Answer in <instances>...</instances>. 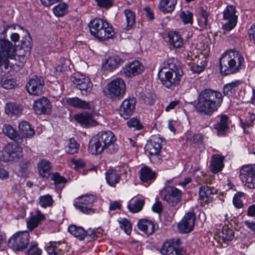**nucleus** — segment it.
<instances>
[{"label":"nucleus","mask_w":255,"mask_h":255,"mask_svg":"<svg viewBox=\"0 0 255 255\" xmlns=\"http://www.w3.org/2000/svg\"><path fill=\"white\" fill-rule=\"evenodd\" d=\"M222 102L223 96L220 92L207 89L199 93L194 107L200 114L211 116L218 110Z\"/></svg>","instance_id":"f257e3e1"},{"label":"nucleus","mask_w":255,"mask_h":255,"mask_svg":"<svg viewBox=\"0 0 255 255\" xmlns=\"http://www.w3.org/2000/svg\"><path fill=\"white\" fill-rule=\"evenodd\" d=\"M116 137L111 131H103L93 137L90 141L88 150L92 154H99L104 150L110 154L116 153L119 149L115 143Z\"/></svg>","instance_id":"f03ea898"},{"label":"nucleus","mask_w":255,"mask_h":255,"mask_svg":"<svg viewBox=\"0 0 255 255\" xmlns=\"http://www.w3.org/2000/svg\"><path fill=\"white\" fill-rule=\"evenodd\" d=\"M163 68H168L164 77L161 78L162 84L167 88H173L179 84L183 72L180 63L174 58H169L163 62Z\"/></svg>","instance_id":"7ed1b4c3"},{"label":"nucleus","mask_w":255,"mask_h":255,"mask_svg":"<svg viewBox=\"0 0 255 255\" xmlns=\"http://www.w3.org/2000/svg\"><path fill=\"white\" fill-rule=\"evenodd\" d=\"M244 62V58L239 51L230 50L220 58L221 73L225 75L235 73L239 71Z\"/></svg>","instance_id":"20e7f679"},{"label":"nucleus","mask_w":255,"mask_h":255,"mask_svg":"<svg viewBox=\"0 0 255 255\" xmlns=\"http://www.w3.org/2000/svg\"><path fill=\"white\" fill-rule=\"evenodd\" d=\"M15 46L8 40L0 39V67L4 66L5 69L9 65V59L15 57Z\"/></svg>","instance_id":"39448f33"},{"label":"nucleus","mask_w":255,"mask_h":255,"mask_svg":"<svg viewBox=\"0 0 255 255\" xmlns=\"http://www.w3.org/2000/svg\"><path fill=\"white\" fill-rule=\"evenodd\" d=\"M181 244L179 238L167 240L163 242L160 252L162 255H185Z\"/></svg>","instance_id":"423d86ee"},{"label":"nucleus","mask_w":255,"mask_h":255,"mask_svg":"<svg viewBox=\"0 0 255 255\" xmlns=\"http://www.w3.org/2000/svg\"><path fill=\"white\" fill-rule=\"evenodd\" d=\"M29 237L28 232H18L9 239L8 245L14 251H22L27 247L29 243Z\"/></svg>","instance_id":"0eeeda50"},{"label":"nucleus","mask_w":255,"mask_h":255,"mask_svg":"<svg viewBox=\"0 0 255 255\" xmlns=\"http://www.w3.org/2000/svg\"><path fill=\"white\" fill-rule=\"evenodd\" d=\"M108 95L112 99L122 97L126 91V84L124 81L121 78L112 80L107 85Z\"/></svg>","instance_id":"6e6552de"},{"label":"nucleus","mask_w":255,"mask_h":255,"mask_svg":"<svg viewBox=\"0 0 255 255\" xmlns=\"http://www.w3.org/2000/svg\"><path fill=\"white\" fill-rule=\"evenodd\" d=\"M240 177L247 187L255 189V165L243 166L240 171Z\"/></svg>","instance_id":"1a4fd4ad"},{"label":"nucleus","mask_w":255,"mask_h":255,"mask_svg":"<svg viewBox=\"0 0 255 255\" xmlns=\"http://www.w3.org/2000/svg\"><path fill=\"white\" fill-rule=\"evenodd\" d=\"M44 81L41 77L34 76L26 84L27 92L32 95L39 96L42 94Z\"/></svg>","instance_id":"9d476101"},{"label":"nucleus","mask_w":255,"mask_h":255,"mask_svg":"<svg viewBox=\"0 0 255 255\" xmlns=\"http://www.w3.org/2000/svg\"><path fill=\"white\" fill-rule=\"evenodd\" d=\"M163 199L171 206H176L181 200V192L174 186H167L162 190Z\"/></svg>","instance_id":"9b49d317"},{"label":"nucleus","mask_w":255,"mask_h":255,"mask_svg":"<svg viewBox=\"0 0 255 255\" xmlns=\"http://www.w3.org/2000/svg\"><path fill=\"white\" fill-rule=\"evenodd\" d=\"M236 9L235 6L231 5H228L223 12L224 19L228 20V22L223 25V28L226 31H230L236 25L238 16L236 15Z\"/></svg>","instance_id":"f8f14e48"},{"label":"nucleus","mask_w":255,"mask_h":255,"mask_svg":"<svg viewBox=\"0 0 255 255\" xmlns=\"http://www.w3.org/2000/svg\"><path fill=\"white\" fill-rule=\"evenodd\" d=\"M195 219V215L194 212H189L186 213L178 224L177 227L179 232L184 234L191 232L193 230Z\"/></svg>","instance_id":"ddd939ff"},{"label":"nucleus","mask_w":255,"mask_h":255,"mask_svg":"<svg viewBox=\"0 0 255 255\" xmlns=\"http://www.w3.org/2000/svg\"><path fill=\"white\" fill-rule=\"evenodd\" d=\"M18 142H12L6 144L3 149V156L7 161L15 160L22 156V148Z\"/></svg>","instance_id":"4468645a"},{"label":"nucleus","mask_w":255,"mask_h":255,"mask_svg":"<svg viewBox=\"0 0 255 255\" xmlns=\"http://www.w3.org/2000/svg\"><path fill=\"white\" fill-rule=\"evenodd\" d=\"M71 80L82 94H83V92L86 93H90L92 89L93 84L90 80L85 75L78 73L76 74L71 78Z\"/></svg>","instance_id":"2eb2a0df"},{"label":"nucleus","mask_w":255,"mask_h":255,"mask_svg":"<svg viewBox=\"0 0 255 255\" xmlns=\"http://www.w3.org/2000/svg\"><path fill=\"white\" fill-rule=\"evenodd\" d=\"M136 102V99L134 98L125 99L119 108L120 116L125 119H129L134 112Z\"/></svg>","instance_id":"dca6fc26"},{"label":"nucleus","mask_w":255,"mask_h":255,"mask_svg":"<svg viewBox=\"0 0 255 255\" xmlns=\"http://www.w3.org/2000/svg\"><path fill=\"white\" fill-rule=\"evenodd\" d=\"M45 220V215L39 210L34 209L30 212V217L26 220L27 227L29 231H32L37 228Z\"/></svg>","instance_id":"f3484780"},{"label":"nucleus","mask_w":255,"mask_h":255,"mask_svg":"<svg viewBox=\"0 0 255 255\" xmlns=\"http://www.w3.org/2000/svg\"><path fill=\"white\" fill-rule=\"evenodd\" d=\"M51 109L50 101L45 97L35 100L33 104V109L37 115L49 114Z\"/></svg>","instance_id":"a211bd4d"},{"label":"nucleus","mask_w":255,"mask_h":255,"mask_svg":"<svg viewBox=\"0 0 255 255\" xmlns=\"http://www.w3.org/2000/svg\"><path fill=\"white\" fill-rule=\"evenodd\" d=\"M143 70V67L138 61H134L125 65L123 73L126 77H131L140 74Z\"/></svg>","instance_id":"6ab92c4d"},{"label":"nucleus","mask_w":255,"mask_h":255,"mask_svg":"<svg viewBox=\"0 0 255 255\" xmlns=\"http://www.w3.org/2000/svg\"><path fill=\"white\" fill-rule=\"evenodd\" d=\"M30 37L28 36L25 37V40H22L20 49L19 50V55L17 56L16 59L21 60L22 63H24L28 56H29L31 49V43L30 42Z\"/></svg>","instance_id":"aec40b11"},{"label":"nucleus","mask_w":255,"mask_h":255,"mask_svg":"<svg viewBox=\"0 0 255 255\" xmlns=\"http://www.w3.org/2000/svg\"><path fill=\"white\" fill-rule=\"evenodd\" d=\"M108 21L101 18H96L92 20L89 24L90 32L92 35L98 38L100 35L101 31H103L107 25Z\"/></svg>","instance_id":"412c9836"},{"label":"nucleus","mask_w":255,"mask_h":255,"mask_svg":"<svg viewBox=\"0 0 255 255\" xmlns=\"http://www.w3.org/2000/svg\"><path fill=\"white\" fill-rule=\"evenodd\" d=\"M213 189L208 186H202L199 188V200L201 206L212 201Z\"/></svg>","instance_id":"4be33fe9"},{"label":"nucleus","mask_w":255,"mask_h":255,"mask_svg":"<svg viewBox=\"0 0 255 255\" xmlns=\"http://www.w3.org/2000/svg\"><path fill=\"white\" fill-rule=\"evenodd\" d=\"M74 119L77 122L85 127L94 126L97 124L96 121L93 119L92 115L87 112L75 115Z\"/></svg>","instance_id":"5701e85b"},{"label":"nucleus","mask_w":255,"mask_h":255,"mask_svg":"<svg viewBox=\"0 0 255 255\" xmlns=\"http://www.w3.org/2000/svg\"><path fill=\"white\" fill-rule=\"evenodd\" d=\"M224 157L219 154H215L212 156L210 163V169L214 173L221 171L224 166Z\"/></svg>","instance_id":"b1692460"},{"label":"nucleus","mask_w":255,"mask_h":255,"mask_svg":"<svg viewBox=\"0 0 255 255\" xmlns=\"http://www.w3.org/2000/svg\"><path fill=\"white\" fill-rule=\"evenodd\" d=\"M123 60L118 56L109 57L104 65V68L109 71H113L123 63Z\"/></svg>","instance_id":"393cba45"},{"label":"nucleus","mask_w":255,"mask_h":255,"mask_svg":"<svg viewBox=\"0 0 255 255\" xmlns=\"http://www.w3.org/2000/svg\"><path fill=\"white\" fill-rule=\"evenodd\" d=\"M138 229L147 235L153 233L155 230V225L153 223L146 219L140 220L137 224Z\"/></svg>","instance_id":"a878e982"},{"label":"nucleus","mask_w":255,"mask_h":255,"mask_svg":"<svg viewBox=\"0 0 255 255\" xmlns=\"http://www.w3.org/2000/svg\"><path fill=\"white\" fill-rule=\"evenodd\" d=\"M66 102L69 105L76 108L90 109L91 105L89 102L82 100L77 97L67 98Z\"/></svg>","instance_id":"bb28decb"},{"label":"nucleus","mask_w":255,"mask_h":255,"mask_svg":"<svg viewBox=\"0 0 255 255\" xmlns=\"http://www.w3.org/2000/svg\"><path fill=\"white\" fill-rule=\"evenodd\" d=\"M51 165L46 160H41L38 164V170L39 175L43 178H49L51 173Z\"/></svg>","instance_id":"cd10ccee"},{"label":"nucleus","mask_w":255,"mask_h":255,"mask_svg":"<svg viewBox=\"0 0 255 255\" xmlns=\"http://www.w3.org/2000/svg\"><path fill=\"white\" fill-rule=\"evenodd\" d=\"M228 117L226 115H221L220 122L215 125V128L217 130L218 135H223L226 134L228 128Z\"/></svg>","instance_id":"c85d7f7f"},{"label":"nucleus","mask_w":255,"mask_h":255,"mask_svg":"<svg viewBox=\"0 0 255 255\" xmlns=\"http://www.w3.org/2000/svg\"><path fill=\"white\" fill-rule=\"evenodd\" d=\"M106 177L107 183L110 185L114 186L119 182L121 176L118 171L110 168L106 172Z\"/></svg>","instance_id":"c756f323"},{"label":"nucleus","mask_w":255,"mask_h":255,"mask_svg":"<svg viewBox=\"0 0 255 255\" xmlns=\"http://www.w3.org/2000/svg\"><path fill=\"white\" fill-rule=\"evenodd\" d=\"M177 0H160L158 7L164 13L171 12L175 8Z\"/></svg>","instance_id":"7c9ffc66"},{"label":"nucleus","mask_w":255,"mask_h":255,"mask_svg":"<svg viewBox=\"0 0 255 255\" xmlns=\"http://www.w3.org/2000/svg\"><path fill=\"white\" fill-rule=\"evenodd\" d=\"M124 13L126 20V25L125 29L126 30H130L133 29L135 25V13L129 9H126Z\"/></svg>","instance_id":"2f4dec72"},{"label":"nucleus","mask_w":255,"mask_h":255,"mask_svg":"<svg viewBox=\"0 0 255 255\" xmlns=\"http://www.w3.org/2000/svg\"><path fill=\"white\" fill-rule=\"evenodd\" d=\"M155 176V173L149 168L144 167L140 170V178L142 182L150 183L154 180Z\"/></svg>","instance_id":"473e14b6"},{"label":"nucleus","mask_w":255,"mask_h":255,"mask_svg":"<svg viewBox=\"0 0 255 255\" xmlns=\"http://www.w3.org/2000/svg\"><path fill=\"white\" fill-rule=\"evenodd\" d=\"M68 230L69 232L71 235L81 241L84 239L85 237L87 235V233L89 234V232H86L85 231L82 227L77 226L75 225H70Z\"/></svg>","instance_id":"72a5a7b5"},{"label":"nucleus","mask_w":255,"mask_h":255,"mask_svg":"<svg viewBox=\"0 0 255 255\" xmlns=\"http://www.w3.org/2000/svg\"><path fill=\"white\" fill-rule=\"evenodd\" d=\"M79 201L74 204L75 207H84L83 206L91 205L96 200V198L91 195H85L78 197Z\"/></svg>","instance_id":"f704fd0d"},{"label":"nucleus","mask_w":255,"mask_h":255,"mask_svg":"<svg viewBox=\"0 0 255 255\" xmlns=\"http://www.w3.org/2000/svg\"><path fill=\"white\" fill-rule=\"evenodd\" d=\"M169 42L171 45L178 48L181 47L183 40L180 34L175 31H171L168 33Z\"/></svg>","instance_id":"c9c22d12"},{"label":"nucleus","mask_w":255,"mask_h":255,"mask_svg":"<svg viewBox=\"0 0 255 255\" xmlns=\"http://www.w3.org/2000/svg\"><path fill=\"white\" fill-rule=\"evenodd\" d=\"M2 131L5 135L16 142H20L21 140L17 131L9 125H4Z\"/></svg>","instance_id":"e433bc0d"},{"label":"nucleus","mask_w":255,"mask_h":255,"mask_svg":"<svg viewBox=\"0 0 255 255\" xmlns=\"http://www.w3.org/2000/svg\"><path fill=\"white\" fill-rule=\"evenodd\" d=\"M103 31H101L100 35L97 38L98 39L101 41H105L109 39L113 38L115 36V32L112 26H110L109 22L107 23V25Z\"/></svg>","instance_id":"4c0bfd02"},{"label":"nucleus","mask_w":255,"mask_h":255,"mask_svg":"<svg viewBox=\"0 0 255 255\" xmlns=\"http://www.w3.org/2000/svg\"><path fill=\"white\" fill-rule=\"evenodd\" d=\"M161 148V145L158 141H152L148 142L145 147V151L148 152L149 155L158 154Z\"/></svg>","instance_id":"58836bf2"},{"label":"nucleus","mask_w":255,"mask_h":255,"mask_svg":"<svg viewBox=\"0 0 255 255\" xmlns=\"http://www.w3.org/2000/svg\"><path fill=\"white\" fill-rule=\"evenodd\" d=\"M19 129L20 133L26 137H31L34 134L35 131L31 128L28 123L22 121L19 123Z\"/></svg>","instance_id":"ea45409f"},{"label":"nucleus","mask_w":255,"mask_h":255,"mask_svg":"<svg viewBox=\"0 0 255 255\" xmlns=\"http://www.w3.org/2000/svg\"><path fill=\"white\" fill-rule=\"evenodd\" d=\"M219 237L225 243L231 241L234 238V232L232 229L225 226L223 228L222 232L220 233Z\"/></svg>","instance_id":"a19ab883"},{"label":"nucleus","mask_w":255,"mask_h":255,"mask_svg":"<svg viewBox=\"0 0 255 255\" xmlns=\"http://www.w3.org/2000/svg\"><path fill=\"white\" fill-rule=\"evenodd\" d=\"M5 111L8 115L16 116L21 113L22 108L20 106L15 104L9 103L6 105Z\"/></svg>","instance_id":"79ce46f5"},{"label":"nucleus","mask_w":255,"mask_h":255,"mask_svg":"<svg viewBox=\"0 0 255 255\" xmlns=\"http://www.w3.org/2000/svg\"><path fill=\"white\" fill-rule=\"evenodd\" d=\"M79 147L80 144L77 141L73 138H70L65 148L68 154H73L78 152Z\"/></svg>","instance_id":"37998d69"},{"label":"nucleus","mask_w":255,"mask_h":255,"mask_svg":"<svg viewBox=\"0 0 255 255\" xmlns=\"http://www.w3.org/2000/svg\"><path fill=\"white\" fill-rule=\"evenodd\" d=\"M247 199L243 193H237L233 198V203L236 207H243L246 206Z\"/></svg>","instance_id":"c03bdc74"},{"label":"nucleus","mask_w":255,"mask_h":255,"mask_svg":"<svg viewBox=\"0 0 255 255\" xmlns=\"http://www.w3.org/2000/svg\"><path fill=\"white\" fill-rule=\"evenodd\" d=\"M241 84L240 81L237 80L235 82L225 85L223 88L224 93L225 95L230 96L235 92L239 85Z\"/></svg>","instance_id":"a18cd8bd"},{"label":"nucleus","mask_w":255,"mask_h":255,"mask_svg":"<svg viewBox=\"0 0 255 255\" xmlns=\"http://www.w3.org/2000/svg\"><path fill=\"white\" fill-rule=\"evenodd\" d=\"M70 62L68 60H65L64 63L53 68V73L55 76L59 75L61 73L67 71L69 70Z\"/></svg>","instance_id":"49530a36"},{"label":"nucleus","mask_w":255,"mask_h":255,"mask_svg":"<svg viewBox=\"0 0 255 255\" xmlns=\"http://www.w3.org/2000/svg\"><path fill=\"white\" fill-rule=\"evenodd\" d=\"M67 8L68 5L67 4L65 3H60L53 8V11L55 15L57 16H62L67 13Z\"/></svg>","instance_id":"de8ad7c7"},{"label":"nucleus","mask_w":255,"mask_h":255,"mask_svg":"<svg viewBox=\"0 0 255 255\" xmlns=\"http://www.w3.org/2000/svg\"><path fill=\"white\" fill-rule=\"evenodd\" d=\"M120 228L127 234L129 235L131 231V224L126 218L118 220Z\"/></svg>","instance_id":"09e8293b"},{"label":"nucleus","mask_w":255,"mask_h":255,"mask_svg":"<svg viewBox=\"0 0 255 255\" xmlns=\"http://www.w3.org/2000/svg\"><path fill=\"white\" fill-rule=\"evenodd\" d=\"M53 202L52 197L49 195L41 196L39 198V204L42 207L51 206Z\"/></svg>","instance_id":"8fccbe9b"},{"label":"nucleus","mask_w":255,"mask_h":255,"mask_svg":"<svg viewBox=\"0 0 255 255\" xmlns=\"http://www.w3.org/2000/svg\"><path fill=\"white\" fill-rule=\"evenodd\" d=\"M15 82L12 79L3 78L1 80V85L3 88L6 89H11L14 87Z\"/></svg>","instance_id":"3c124183"},{"label":"nucleus","mask_w":255,"mask_h":255,"mask_svg":"<svg viewBox=\"0 0 255 255\" xmlns=\"http://www.w3.org/2000/svg\"><path fill=\"white\" fill-rule=\"evenodd\" d=\"M26 254L27 255H41V251L37 247L36 244L31 243Z\"/></svg>","instance_id":"603ef678"},{"label":"nucleus","mask_w":255,"mask_h":255,"mask_svg":"<svg viewBox=\"0 0 255 255\" xmlns=\"http://www.w3.org/2000/svg\"><path fill=\"white\" fill-rule=\"evenodd\" d=\"M127 125L129 128H134L136 129H140L142 128V126L140 123L139 121L135 118L130 119L127 122Z\"/></svg>","instance_id":"864d4df0"},{"label":"nucleus","mask_w":255,"mask_h":255,"mask_svg":"<svg viewBox=\"0 0 255 255\" xmlns=\"http://www.w3.org/2000/svg\"><path fill=\"white\" fill-rule=\"evenodd\" d=\"M49 177L54 181L55 184H59L66 182L65 178L60 176L58 173H52Z\"/></svg>","instance_id":"5fc2aeb1"},{"label":"nucleus","mask_w":255,"mask_h":255,"mask_svg":"<svg viewBox=\"0 0 255 255\" xmlns=\"http://www.w3.org/2000/svg\"><path fill=\"white\" fill-rule=\"evenodd\" d=\"M47 252L49 255H62V252L55 246H50L47 248Z\"/></svg>","instance_id":"6e6d98bb"},{"label":"nucleus","mask_w":255,"mask_h":255,"mask_svg":"<svg viewBox=\"0 0 255 255\" xmlns=\"http://www.w3.org/2000/svg\"><path fill=\"white\" fill-rule=\"evenodd\" d=\"M180 17L185 24L192 23V14L189 11H183L180 14Z\"/></svg>","instance_id":"4d7b16f0"},{"label":"nucleus","mask_w":255,"mask_h":255,"mask_svg":"<svg viewBox=\"0 0 255 255\" xmlns=\"http://www.w3.org/2000/svg\"><path fill=\"white\" fill-rule=\"evenodd\" d=\"M98 5L100 7L108 8L113 5L112 0H96Z\"/></svg>","instance_id":"13d9d810"},{"label":"nucleus","mask_w":255,"mask_h":255,"mask_svg":"<svg viewBox=\"0 0 255 255\" xmlns=\"http://www.w3.org/2000/svg\"><path fill=\"white\" fill-rule=\"evenodd\" d=\"M248 34L250 39L255 42V24L249 29Z\"/></svg>","instance_id":"bf43d9fd"},{"label":"nucleus","mask_w":255,"mask_h":255,"mask_svg":"<svg viewBox=\"0 0 255 255\" xmlns=\"http://www.w3.org/2000/svg\"><path fill=\"white\" fill-rule=\"evenodd\" d=\"M144 10L146 12V15L151 20L154 19V14L152 10L149 7H145L143 8Z\"/></svg>","instance_id":"052dcab7"},{"label":"nucleus","mask_w":255,"mask_h":255,"mask_svg":"<svg viewBox=\"0 0 255 255\" xmlns=\"http://www.w3.org/2000/svg\"><path fill=\"white\" fill-rule=\"evenodd\" d=\"M179 104V101H174L171 102L166 107L165 111L169 112L170 110L173 109L177 105Z\"/></svg>","instance_id":"680f3d73"},{"label":"nucleus","mask_w":255,"mask_h":255,"mask_svg":"<svg viewBox=\"0 0 255 255\" xmlns=\"http://www.w3.org/2000/svg\"><path fill=\"white\" fill-rule=\"evenodd\" d=\"M144 204V200L141 199H137L134 200L132 207H142Z\"/></svg>","instance_id":"e2e57ef3"},{"label":"nucleus","mask_w":255,"mask_h":255,"mask_svg":"<svg viewBox=\"0 0 255 255\" xmlns=\"http://www.w3.org/2000/svg\"><path fill=\"white\" fill-rule=\"evenodd\" d=\"M8 177V173L3 168L0 167V178L5 179Z\"/></svg>","instance_id":"0e129e2a"},{"label":"nucleus","mask_w":255,"mask_h":255,"mask_svg":"<svg viewBox=\"0 0 255 255\" xmlns=\"http://www.w3.org/2000/svg\"><path fill=\"white\" fill-rule=\"evenodd\" d=\"M80 212L85 214H90L94 212V208H78Z\"/></svg>","instance_id":"69168bd1"},{"label":"nucleus","mask_w":255,"mask_h":255,"mask_svg":"<svg viewBox=\"0 0 255 255\" xmlns=\"http://www.w3.org/2000/svg\"><path fill=\"white\" fill-rule=\"evenodd\" d=\"M72 162L75 165L76 167H82L85 166V163L82 160H72Z\"/></svg>","instance_id":"338daca9"},{"label":"nucleus","mask_w":255,"mask_h":255,"mask_svg":"<svg viewBox=\"0 0 255 255\" xmlns=\"http://www.w3.org/2000/svg\"><path fill=\"white\" fill-rule=\"evenodd\" d=\"M245 225L249 228L251 230H252L255 234V222H250L249 221H246L245 222Z\"/></svg>","instance_id":"774afa93"}]
</instances>
